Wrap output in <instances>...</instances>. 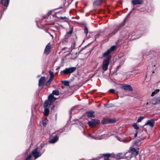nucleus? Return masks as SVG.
Instances as JSON below:
<instances>
[{"mask_svg":"<svg viewBox=\"0 0 160 160\" xmlns=\"http://www.w3.org/2000/svg\"><path fill=\"white\" fill-rule=\"evenodd\" d=\"M139 153V148H130L128 152L125 154V157L131 158L132 155L136 156H137Z\"/></svg>","mask_w":160,"mask_h":160,"instance_id":"1","label":"nucleus"},{"mask_svg":"<svg viewBox=\"0 0 160 160\" xmlns=\"http://www.w3.org/2000/svg\"><path fill=\"white\" fill-rule=\"evenodd\" d=\"M56 100L55 98L52 95H50L48 97V100L45 101L44 103V107H48V106L50 105Z\"/></svg>","mask_w":160,"mask_h":160,"instance_id":"2","label":"nucleus"},{"mask_svg":"<svg viewBox=\"0 0 160 160\" xmlns=\"http://www.w3.org/2000/svg\"><path fill=\"white\" fill-rule=\"evenodd\" d=\"M111 57L109 56L104 59L102 63V69L103 71V72L106 71L108 68V67L110 61L111 59Z\"/></svg>","mask_w":160,"mask_h":160,"instance_id":"3","label":"nucleus"},{"mask_svg":"<svg viewBox=\"0 0 160 160\" xmlns=\"http://www.w3.org/2000/svg\"><path fill=\"white\" fill-rule=\"evenodd\" d=\"M116 29H114L111 32H110L111 31L110 30L109 28L105 29L103 31V34L102 35L103 36H104L106 37H108V38L111 37L112 35H114L118 31Z\"/></svg>","mask_w":160,"mask_h":160,"instance_id":"4","label":"nucleus"},{"mask_svg":"<svg viewBox=\"0 0 160 160\" xmlns=\"http://www.w3.org/2000/svg\"><path fill=\"white\" fill-rule=\"evenodd\" d=\"M76 69V68L75 67L66 68L63 70L61 71L60 73L61 75H68L73 72Z\"/></svg>","mask_w":160,"mask_h":160,"instance_id":"5","label":"nucleus"},{"mask_svg":"<svg viewBox=\"0 0 160 160\" xmlns=\"http://www.w3.org/2000/svg\"><path fill=\"white\" fill-rule=\"evenodd\" d=\"M38 147L36 148L33 150L32 152V154L34 157L35 159H37L41 155V154L40 152H38Z\"/></svg>","mask_w":160,"mask_h":160,"instance_id":"6","label":"nucleus"},{"mask_svg":"<svg viewBox=\"0 0 160 160\" xmlns=\"http://www.w3.org/2000/svg\"><path fill=\"white\" fill-rule=\"evenodd\" d=\"M99 122V120L98 119H92L91 121H89L88 124L90 126L93 128L96 126V124Z\"/></svg>","mask_w":160,"mask_h":160,"instance_id":"7","label":"nucleus"},{"mask_svg":"<svg viewBox=\"0 0 160 160\" xmlns=\"http://www.w3.org/2000/svg\"><path fill=\"white\" fill-rule=\"evenodd\" d=\"M155 120L153 119L148 120L147 121L144 126L148 125L151 128H152L155 126Z\"/></svg>","mask_w":160,"mask_h":160,"instance_id":"8","label":"nucleus"},{"mask_svg":"<svg viewBox=\"0 0 160 160\" xmlns=\"http://www.w3.org/2000/svg\"><path fill=\"white\" fill-rule=\"evenodd\" d=\"M51 47V44L50 42L48 43L45 47L44 51V53L48 55L50 52V50Z\"/></svg>","mask_w":160,"mask_h":160,"instance_id":"9","label":"nucleus"},{"mask_svg":"<svg viewBox=\"0 0 160 160\" xmlns=\"http://www.w3.org/2000/svg\"><path fill=\"white\" fill-rule=\"evenodd\" d=\"M113 157L111 154L109 153L102 154V156H101L100 158H98V159H96L95 160H99L100 158H102V157L104 158V159H108V158L110 157Z\"/></svg>","mask_w":160,"mask_h":160,"instance_id":"10","label":"nucleus"},{"mask_svg":"<svg viewBox=\"0 0 160 160\" xmlns=\"http://www.w3.org/2000/svg\"><path fill=\"white\" fill-rule=\"evenodd\" d=\"M46 80V78L45 77H42L39 80V86H42L43 85Z\"/></svg>","mask_w":160,"mask_h":160,"instance_id":"11","label":"nucleus"},{"mask_svg":"<svg viewBox=\"0 0 160 160\" xmlns=\"http://www.w3.org/2000/svg\"><path fill=\"white\" fill-rule=\"evenodd\" d=\"M121 88L126 91H133V89L132 87L130 85H124L121 87Z\"/></svg>","mask_w":160,"mask_h":160,"instance_id":"12","label":"nucleus"},{"mask_svg":"<svg viewBox=\"0 0 160 160\" xmlns=\"http://www.w3.org/2000/svg\"><path fill=\"white\" fill-rule=\"evenodd\" d=\"M132 3L133 5L141 4L143 2V0H133L132 1Z\"/></svg>","mask_w":160,"mask_h":160,"instance_id":"13","label":"nucleus"},{"mask_svg":"<svg viewBox=\"0 0 160 160\" xmlns=\"http://www.w3.org/2000/svg\"><path fill=\"white\" fill-rule=\"evenodd\" d=\"M94 112L93 111H90L87 112L86 113L87 116L88 118H94L95 116L93 115Z\"/></svg>","mask_w":160,"mask_h":160,"instance_id":"14","label":"nucleus"},{"mask_svg":"<svg viewBox=\"0 0 160 160\" xmlns=\"http://www.w3.org/2000/svg\"><path fill=\"white\" fill-rule=\"evenodd\" d=\"M59 139V137L57 135L55 136L53 138L49 141V142L51 143H54L56 142Z\"/></svg>","mask_w":160,"mask_h":160,"instance_id":"15","label":"nucleus"},{"mask_svg":"<svg viewBox=\"0 0 160 160\" xmlns=\"http://www.w3.org/2000/svg\"><path fill=\"white\" fill-rule=\"evenodd\" d=\"M115 158L117 160H119L123 158H124V154L122 153H118L116 155L114 156Z\"/></svg>","mask_w":160,"mask_h":160,"instance_id":"16","label":"nucleus"},{"mask_svg":"<svg viewBox=\"0 0 160 160\" xmlns=\"http://www.w3.org/2000/svg\"><path fill=\"white\" fill-rule=\"evenodd\" d=\"M10 0H2L1 1V3H2V4L5 6L7 7L9 3Z\"/></svg>","mask_w":160,"mask_h":160,"instance_id":"17","label":"nucleus"},{"mask_svg":"<svg viewBox=\"0 0 160 160\" xmlns=\"http://www.w3.org/2000/svg\"><path fill=\"white\" fill-rule=\"evenodd\" d=\"M103 2V0H97L94 2L93 4L94 6H99Z\"/></svg>","mask_w":160,"mask_h":160,"instance_id":"18","label":"nucleus"},{"mask_svg":"<svg viewBox=\"0 0 160 160\" xmlns=\"http://www.w3.org/2000/svg\"><path fill=\"white\" fill-rule=\"evenodd\" d=\"M157 104V102H156V99H153L152 100H151L149 102H148L146 103V105H150V104H153V105H155Z\"/></svg>","mask_w":160,"mask_h":160,"instance_id":"19","label":"nucleus"},{"mask_svg":"<svg viewBox=\"0 0 160 160\" xmlns=\"http://www.w3.org/2000/svg\"><path fill=\"white\" fill-rule=\"evenodd\" d=\"M44 115L45 116H48L49 114V109L48 108V107H44Z\"/></svg>","mask_w":160,"mask_h":160,"instance_id":"20","label":"nucleus"},{"mask_svg":"<svg viewBox=\"0 0 160 160\" xmlns=\"http://www.w3.org/2000/svg\"><path fill=\"white\" fill-rule=\"evenodd\" d=\"M111 52H109V50H108L106 52H104L103 55H102V58H103V57H104L106 56H107V57H109V56H111L110 55H109V54Z\"/></svg>","mask_w":160,"mask_h":160,"instance_id":"21","label":"nucleus"},{"mask_svg":"<svg viewBox=\"0 0 160 160\" xmlns=\"http://www.w3.org/2000/svg\"><path fill=\"white\" fill-rule=\"evenodd\" d=\"M53 79H52L51 78H49V80L48 81V82L46 83L45 84V86H49L52 82Z\"/></svg>","mask_w":160,"mask_h":160,"instance_id":"22","label":"nucleus"},{"mask_svg":"<svg viewBox=\"0 0 160 160\" xmlns=\"http://www.w3.org/2000/svg\"><path fill=\"white\" fill-rule=\"evenodd\" d=\"M133 126L134 128L136 130V131H138L139 129V127L138 125V124L136 123H134L133 125Z\"/></svg>","mask_w":160,"mask_h":160,"instance_id":"23","label":"nucleus"},{"mask_svg":"<svg viewBox=\"0 0 160 160\" xmlns=\"http://www.w3.org/2000/svg\"><path fill=\"white\" fill-rule=\"evenodd\" d=\"M116 48V46H112L110 48L108 49L109 52H112L114 51Z\"/></svg>","mask_w":160,"mask_h":160,"instance_id":"24","label":"nucleus"},{"mask_svg":"<svg viewBox=\"0 0 160 160\" xmlns=\"http://www.w3.org/2000/svg\"><path fill=\"white\" fill-rule=\"evenodd\" d=\"M63 84L66 86H68L69 85V82L67 81H64L62 82Z\"/></svg>","mask_w":160,"mask_h":160,"instance_id":"25","label":"nucleus"},{"mask_svg":"<svg viewBox=\"0 0 160 160\" xmlns=\"http://www.w3.org/2000/svg\"><path fill=\"white\" fill-rule=\"evenodd\" d=\"M48 120L47 119H45L42 120V125L43 126H45L47 124Z\"/></svg>","mask_w":160,"mask_h":160,"instance_id":"26","label":"nucleus"},{"mask_svg":"<svg viewBox=\"0 0 160 160\" xmlns=\"http://www.w3.org/2000/svg\"><path fill=\"white\" fill-rule=\"evenodd\" d=\"M159 91L160 90L159 89H156L153 92H152L151 96H154V94L158 93Z\"/></svg>","mask_w":160,"mask_h":160,"instance_id":"27","label":"nucleus"},{"mask_svg":"<svg viewBox=\"0 0 160 160\" xmlns=\"http://www.w3.org/2000/svg\"><path fill=\"white\" fill-rule=\"evenodd\" d=\"M52 94L56 95H59V92L58 90H54L52 91Z\"/></svg>","mask_w":160,"mask_h":160,"instance_id":"28","label":"nucleus"},{"mask_svg":"<svg viewBox=\"0 0 160 160\" xmlns=\"http://www.w3.org/2000/svg\"><path fill=\"white\" fill-rule=\"evenodd\" d=\"M145 117L144 116L142 117H140L139 118H138V119L137 122H139L144 119V118Z\"/></svg>","mask_w":160,"mask_h":160,"instance_id":"29","label":"nucleus"},{"mask_svg":"<svg viewBox=\"0 0 160 160\" xmlns=\"http://www.w3.org/2000/svg\"><path fill=\"white\" fill-rule=\"evenodd\" d=\"M49 72L50 75V78L53 79L54 78V74H53V73L52 72V71H49Z\"/></svg>","mask_w":160,"mask_h":160,"instance_id":"30","label":"nucleus"},{"mask_svg":"<svg viewBox=\"0 0 160 160\" xmlns=\"http://www.w3.org/2000/svg\"><path fill=\"white\" fill-rule=\"evenodd\" d=\"M73 32V28H72L71 29V30L67 32L66 33V35H71L72 33Z\"/></svg>","mask_w":160,"mask_h":160,"instance_id":"31","label":"nucleus"},{"mask_svg":"<svg viewBox=\"0 0 160 160\" xmlns=\"http://www.w3.org/2000/svg\"><path fill=\"white\" fill-rule=\"evenodd\" d=\"M84 33L86 35H87L88 33V28L86 27L84 29Z\"/></svg>","mask_w":160,"mask_h":160,"instance_id":"32","label":"nucleus"},{"mask_svg":"<svg viewBox=\"0 0 160 160\" xmlns=\"http://www.w3.org/2000/svg\"><path fill=\"white\" fill-rule=\"evenodd\" d=\"M31 155H29L26 158L25 160H29L31 158Z\"/></svg>","mask_w":160,"mask_h":160,"instance_id":"33","label":"nucleus"},{"mask_svg":"<svg viewBox=\"0 0 160 160\" xmlns=\"http://www.w3.org/2000/svg\"><path fill=\"white\" fill-rule=\"evenodd\" d=\"M157 103H160V97L156 98Z\"/></svg>","mask_w":160,"mask_h":160,"instance_id":"34","label":"nucleus"},{"mask_svg":"<svg viewBox=\"0 0 160 160\" xmlns=\"http://www.w3.org/2000/svg\"><path fill=\"white\" fill-rule=\"evenodd\" d=\"M45 143H41L40 145L39 146V147H41V149L43 148L44 146H45Z\"/></svg>","mask_w":160,"mask_h":160,"instance_id":"35","label":"nucleus"},{"mask_svg":"<svg viewBox=\"0 0 160 160\" xmlns=\"http://www.w3.org/2000/svg\"><path fill=\"white\" fill-rule=\"evenodd\" d=\"M59 18L61 20H63L65 19H66L67 18L66 17H60Z\"/></svg>","mask_w":160,"mask_h":160,"instance_id":"36","label":"nucleus"},{"mask_svg":"<svg viewBox=\"0 0 160 160\" xmlns=\"http://www.w3.org/2000/svg\"><path fill=\"white\" fill-rule=\"evenodd\" d=\"M109 91L111 93H114L115 90L113 89H110L109 90Z\"/></svg>","mask_w":160,"mask_h":160,"instance_id":"37","label":"nucleus"},{"mask_svg":"<svg viewBox=\"0 0 160 160\" xmlns=\"http://www.w3.org/2000/svg\"><path fill=\"white\" fill-rule=\"evenodd\" d=\"M138 131H136V133H135V134L134 135V137H136L137 136V134L138 133Z\"/></svg>","mask_w":160,"mask_h":160,"instance_id":"38","label":"nucleus"},{"mask_svg":"<svg viewBox=\"0 0 160 160\" xmlns=\"http://www.w3.org/2000/svg\"><path fill=\"white\" fill-rule=\"evenodd\" d=\"M76 54V57H77V56L78 54V52H73L72 53V54Z\"/></svg>","mask_w":160,"mask_h":160,"instance_id":"39","label":"nucleus"},{"mask_svg":"<svg viewBox=\"0 0 160 160\" xmlns=\"http://www.w3.org/2000/svg\"><path fill=\"white\" fill-rule=\"evenodd\" d=\"M148 105V108H151L153 104H150V105Z\"/></svg>","mask_w":160,"mask_h":160,"instance_id":"40","label":"nucleus"},{"mask_svg":"<svg viewBox=\"0 0 160 160\" xmlns=\"http://www.w3.org/2000/svg\"><path fill=\"white\" fill-rule=\"evenodd\" d=\"M49 34V35H50V36L53 39V36L50 33L48 32Z\"/></svg>","mask_w":160,"mask_h":160,"instance_id":"41","label":"nucleus"},{"mask_svg":"<svg viewBox=\"0 0 160 160\" xmlns=\"http://www.w3.org/2000/svg\"><path fill=\"white\" fill-rule=\"evenodd\" d=\"M68 48L66 47H64L63 48H62V49L63 50H65L66 49H68Z\"/></svg>","mask_w":160,"mask_h":160,"instance_id":"42","label":"nucleus"},{"mask_svg":"<svg viewBox=\"0 0 160 160\" xmlns=\"http://www.w3.org/2000/svg\"><path fill=\"white\" fill-rule=\"evenodd\" d=\"M104 106L106 107H107V108H109V106H108V105L107 104H104Z\"/></svg>","mask_w":160,"mask_h":160,"instance_id":"43","label":"nucleus"},{"mask_svg":"<svg viewBox=\"0 0 160 160\" xmlns=\"http://www.w3.org/2000/svg\"><path fill=\"white\" fill-rule=\"evenodd\" d=\"M60 68V67H58V68H57L56 69V70H58Z\"/></svg>","mask_w":160,"mask_h":160,"instance_id":"44","label":"nucleus"},{"mask_svg":"<svg viewBox=\"0 0 160 160\" xmlns=\"http://www.w3.org/2000/svg\"><path fill=\"white\" fill-rule=\"evenodd\" d=\"M102 124H105V123L103 122L102 121Z\"/></svg>","mask_w":160,"mask_h":160,"instance_id":"45","label":"nucleus"},{"mask_svg":"<svg viewBox=\"0 0 160 160\" xmlns=\"http://www.w3.org/2000/svg\"><path fill=\"white\" fill-rule=\"evenodd\" d=\"M119 66H118L117 67V68H118V69H119Z\"/></svg>","mask_w":160,"mask_h":160,"instance_id":"46","label":"nucleus"},{"mask_svg":"<svg viewBox=\"0 0 160 160\" xmlns=\"http://www.w3.org/2000/svg\"><path fill=\"white\" fill-rule=\"evenodd\" d=\"M132 12V11H131L130 12V13H129L128 15H129V14H130Z\"/></svg>","mask_w":160,"mask_h":160,"instance_id":"47","label":"nucleus"},{"mask_svg":"<svg viewBox=\"0 0 160 160\" xmlns=\"http://www.w3.org/2000/svg\"><path fill=\"white\" fill-rule=\"evenodd\" d=\"M54 106L52 108V109L54 108Z\"/></svg>","mask_w":160,"mask_h":160,"instance_id":"48","label":"nucleus"},{"mask_svg":"<svg viewBox=\"0 0 160 160\" xmlns=\"http://www.w3.org/2000/svg\"><path fill=\"white\" fill-rule=\"evenodd\" d=\"M138 74V73H135V75H136V74Z\"/></svg>","mask_w":160,"mask_h":160,"instance_id":"49","label":"nucleus"}]
</instances>
